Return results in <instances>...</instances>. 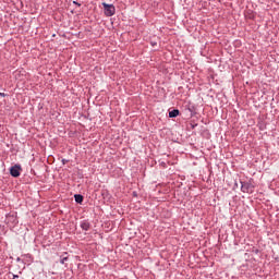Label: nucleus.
Listing matches in <instances>:
<instances>
[{
  "mask_svg": "<svg viewBox=\"0 0 279 279\" xmlns=\"http://www.w3.org/2000/svg\"><path fill=\"white\" fill-rule=\"evenodd\" d=\"M74 199L76 204H83L84 203V196L82 194H75Z\"/></svg>",
  "mask_w": 279,
  "mask_h": 279,
  "instance_id": "nucleus-4",
  "label": "nucleus"
},
{
  "mask_svg": "<svg viewBox=\"0 0 279 279\" xmlns=\"http://www.w3.org/2000/svg\"><path fill=\"white\" fill-rule=\"evenodd\" d=\"M74 5H77V8H80V3H77L76 1H73Z\"/></svg>",
  "mask_w": 279,
  "mask_h": 279,
  "instance_id": "nucleus-9",
  "label": "nucleus"
},
{
  "mask_svg": "<svg viewBox=\"0 0 279 279\" xmlns=\"http://www.w3.org/2000/svg\"><path fill=\"white\" fill-rule=\"evenodd\" d=\"M192 130H195L197 128V124H191Z\"/></svg>",
  "mask_w": 279,
  "mask_h": 279,
  "instance_id": "nucleus-7",
  "label": "nucleus"
},
{
  "mask_svg": "<svg viewBox=\"0 0 279 279\" xmlns=\"http://www.w3.org/2000/svg\"><path fill=\"white\" fill-rule=\"evenodd\" d=\"M102 8H104L105 14L107 16H114V14L117 12L114 4H108V3L104 2Z\"/></svg>",
  "mask_w": 279,
  "mask_h": 279,
  "instance_id": "nucleus-1",
  "label": "nucleus"
},
{
  "mask_svg": "<svg viewBox=\"0 0 279 279\" xmlns=\"http://www.w3.org/2000/svg\"><path fill=\"white\" fill-rule=\"evenodd\" d=\"M251 186H252V184H250L248 182H241L242 193H250Z\"/></svg>",
  "mask_w": 279,
  "mask_h": 279,
  "instance_id": "nucleus-3",
  "label": "nucleus"
},
{
  "mask_svg": "<svg viewBox=\"0 0 279 279\" xmlns=\"http://www.w3.org/2000/svg\"><path fill=\"white\" fill-rule=\"evenodd\" d=\"M65 260H69V257H64L61 263H64Z\"/></svg>",
  "mask_w": 279,
  "mask_h": 279,
  "instance_id": "nucleus-8",
  "label": "nucleus"
},
{
  "mask_svg": "<svg viewBox=\"0 0 279 279\" xmlns=\"http://www.w3.org/2000/svg\"><path fill=\"white\" fill-rule=\"evenodd\" d=\"M180 116V110L173 109L172 111L169 112L170 119H175V117Z\"/></svg>",
  "mask_w": 279,
  "mask_h": 279,
  "instance_id": "nucleus-5",
  "label": "nucleus"
},
{
  "mask_svg": "<svg viewBox=\"0 0 279 279\" xmlns=\"http://www.w3.org/2000/svg\"><path fill=\"white\" fill-rule=\"evenodd\" d=\"M21 171L22 168L20 165H15L10 168V174L12 175V178H19V175H21Z\"/></svg>",
  "mask_w": 279,
  "mask_h": 279,
  "instance_id": "nucleus-2",
  "label": "nucleus"
},
{
  "mask_svg": "<svg viewBox=\"0 0 279 279\" xmlns=\"http://www.w3.org/2000/svg\"><path fill=\"white\" fill-rule=\"evenodd\" d=\"M81 228L85 231L90 230V223L88 222H82Z\"/></svg>",
  "mask_w": 279,
  "mask_h": 279,
  "instance_id": "nucleus-6",
  "label": "nucleus"
}]
</instances>
